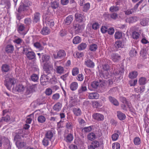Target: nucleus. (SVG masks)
Instances as JSON below:
<instances>
[{
	"label": "nucleus",
	"instance_id": "nucleus-1",
	"mask_svg": "<svg viewBox=\"0 0 149 149\" xmlns=\"http://www.w3.org/2000/svg\"><path fill=\"white\" fill-rule=\"evenodd\" d=\"M46 73V74L42 75L40 78V83L42 85H46L49 81L52 82L54 80V79H56L52 73Z\"/></svg>",
	"mask_w": 149,
	"mask_h": 149
},
{
	"label": "nucleus",
	"instance_id": "nucleus-2",
	"mask_svg": "<svg viewBox=\"0 0 149 149\" xmlns=\"http://www.w3.org/2000/svg\"><path fill=\"white\" fill-rule=\"evenodd\" d=\"M16 81L13 78L7 77L4 81V84L7 89L10 90L13 85L15 83Z\"/></svg>",
	"mask_w": 149,
	"mask_h": 149
},
{
	"label": "nucleus",
	"instance_id": "nucleus-3",
	"mask_svg": "<svg viewBox=\"0 0 149 149\" xmlns=\"http://www.w3.org/2000/svg\"><path fill=\"white\" fill-rule=\"evenodd\" d=\"M66 56V53L63 50H60L57 52V54H53L54 59H63Z\"/></svg>",
	"mask_w": 149,
	"mask_h": 149
},
{
	"label": "nucleus",
	"instance_id": "nucleus-4",
	"mask_svg": "<svg viewBox=\"0 0 149 149\" xmlns=\"http://www.w3.org/2000/svg\"><path fill=\"white\" fill-rule=\"evenodd\" d=\"M45 67L44 68V71L46 73H51V72L53 69L52 64L51 63H44Z\"/></svg>",
	"mask_w": 149,
	"mask_h": 149
},
{
	"label": "nucleus",
	"instance_id": "nucleus-5",
	"mask_svg": "<svg viewBox=\"0 0 149 149\" xmlns=\"http://www.w3.org/2000/svg\"><path fill=\"white\" fill-rule=\"evenodd\" d=\"M102 68L105 72H104L103 77L104 78L107 79L109 77L110 75L108 73L107 71L109 69V66L107 64H105L102 65Z\"/></svg>",
	"mask_w": 149,
	"mask_h": 149
},
{
	"label": "nucleus",
	"instance_id": "nucleus-6",
	"mask_svg": "<svg viewBox=\"0 0 149 149\" xmlns=\"http://www.w3.org/2000/svg\"><path fill=\"white\" fill-rule=\"evenodd\" d=\"M93 117L95 120L98 121H103L104 119V116L98 113H95L93 114Z\"/></svg>",
	"mask_w": 149,
	"mask_h": 149
},
{
	"label": "nucleus",
	"instance_id": "nucleus-7",
	"mask_svg": "<svg viewBox=\"0 0 149 149\" xmlns=\"http://www.w3.org/2000/svg\"><path fill=\"white\" fill-rule=\"evenodd\" d=\"M36 86V84L30 86L27 88L26 91V95L29 94L35 91V88Z\"/></svg>",
	"mask_w": 149,
	"mask_h": 149
},
{
	"label": "nucleus",
	"instance_id": "nucleus-8",
	"mask_svg": "<svg viewBox=\"0 0 149 149\" xmlns=\"http://www.w3.org/2000/svg\"><path fill=\"white\" fill-rule=\"evenodd\" d=\"M40 14L38 12L35 13L32 17L33 22L34 23H37L40 21Z\"/></svg>",
	"mask_w": 149,
	"mask_h": 149
},
{
	"label": "nucleus",
	"instance_id": "nucleus-9",
	"mask_svg": "<svg viewBox=\"0 0 149 149\" xmlns=\"http://www.w3.org/2000/svg\"><path fill=\"white\" fill-rule=\"evenodd\" d=\"M121 56L118 54H113L111 56V59L114 62H117L120 59Z\"/></svg>",
	"mask_w": 149,
	"mask_h": 149
},
{
	"label": "nucleus",
	"instance_id": "nucleus-10",
	"mask_svg": "<svg viewBox=\"0 0 149 149\" xmlns=\"http://www.w3.org/2000/svg\"><path fill=\"white\" fill-rule=\"evenodd\" d=\"M108 98L110 102L114 105L116 106L119 105V102L114 97L110 96L108 97Z\"/></svg>",
	"mask_w": 149,
	"mask_h": 149
},
{
	"label": "nucleus",
	"instance_id": "nucleus-11",
	"mask_svg": "<svg viewBox=\"0 0 149 149\" xmlns=\"http://www.w3.org/2000/svg\"><path fill=\"white\" fill-rule=\"evenodd\" d=\"M27 57L29 60H32L35 58L36 55L32 51H28L25 53Z\"/></svg>",
	"mask_w": 149,
	"mask_h": 149
},
{
	"label": "nucleus",
	"instance_id": "nucleus-12",
	"mask_svg": "<svg viewBox=\"0 0 149 149\" xmlns=\"http://www.w3.org/2000/svg\"><path fill=\"white\" fill-rule=\"evenodd\" d=\"M75 19L79 22H81L83 21L84 19V17L80 13H77L75 15Z\"/></svg>",
	"mask_w": 149,
	"mask_h": 149
},
{
	"label": "nucleus",
	"instance_id": "nucleus-13",
	"mask_svg": "<svg viewBox=\"0 0 149 149\" xmlns=\"http://www.w3.org/2000/svg\"><path fill=\"white\" fill-rule=\"evenodd\" d=\"M123 72V67H118L114 69L113 71V73L116 76L121 74Z\"/></svg>",
	"mask_w": 149,
	"mask_h": 149
},
{
	"label": "nucleus",
	"instance_id": "nucleus-14",
	"mask_svg": "<svg viewBox=\"0 0 149 149\" xmlns=\"http://www.w3.org/2000/svg\"><path fill=\"white\" fill-rule=\"evenodd\" d=\"M54 134L52 131L51 130L47 131L45 134V137L51 141L53 137Z\"/></svg>",
	"mask_w": 149,
	"mask_h": 149
},
{
	"label": "nucleus",
	"instance_id": "nucleus-15",
	"mask_svg": "<svg viewBox=\"0 0 149 149\" xmlns=\"http://www.w3.org/2000/svg\"><path fill=\"white\" fill-rule=\"evenodd\" d=\"M73 28L74 29L75 32L76 33L81 32L82 31V26L78 24H74Z\"/></svg>",
	"mask_w": 149,
	"mask_h": 149
},
{
	"label": "nucleus",
	"instance_id": "nucleus-16",
	"mask_svg": "<svg viewBox=\"0 0 149 149\" xmlns=\"http://www.w3.org/2000/svg\"><path fill=\"white\" fill-rule=\"evenodd\" d=\"M15 144L17 147L18 149H20L23 148L26 145L25 143L23 141H21L19 140H17L15 142Z\"/></svg>",
	"mask_w": 149,
	"mask_h": 149
},
{
	"label": "nucleus",
	"instance_id": "nucleus-17",
	"mask_svg": "<svg viewBox=\"0 0 149 149\" xmlns=\"http://www.w3.org/2000/svg\"><path fill=\"white\" fill-rule=\"evenodd\" d=\"M84 64L87 67L90 68H93L95 66L94 63L90 59L85 60Z\"/></svg>",
	"mask_w": 149,
	"mask_h": 149
},
{
	"label": "nucleus",
	"instance_id": "nucleus-18",
	"mask_svg": "<svg viewBox=\"0 0 149 149\" xmlns=\"http://www.w3.org/2000/svg\"><path fill=\"white\" fill-rule=\"evenodd\" d=\"M14 49L13 46L11 45H8L6 46L5 50L8 53H12L13 52Z\"/></svg>",
	"mask_w": 149,
	"mask_h": 149
},
{
	"label": "nucleus",
	"instance_id": "nucleus-19",
	"mask_svg": "<svg viewBox=\"0 0 149 149\" xmlns=\"http://www.w3.org/2000/svg\"><path fill=\"white\" fill-rule=\"evenodd\" d=\"M105 17H110L112 19L116 20L118 18V14L116 13H114L111 14H107L105 15Z\"/></svg>",
	"mask_w": 149,
	"mask_h": 149
},
{
	"label": "nucleus",
	"instance_id": "nucleus-20",
	"mask_svg": "<svg viewBox=\"0 0 149 149\" xmlns=\"http://www.w3.org/2000/svg\"><path fill=\"white\" fill-rule=\"evenodd\" d=\"M120 100L123 103L126 104L127 105L130 110H132V108L131 106V104L126 99L125 97H120Z\"/></svg>",
	"mask_w": 149,
	"mask_h": 149
},
{
	"label": "nucleus",
	"instance_id": "nucleus-21",
	"mask_svg": "<svg viewBox=\"0 0 149 149\" xmlns=\"http://www.w3.org/2000/svg\"><path fill=\"white\" fill-rule=\"evenodd\" d=\"M50 32L49 29L47 27H43L40 31L41 33L43 35H47L49 34Z\"/></svg>",
	"mask_w": 149,
	"mask_h": 149
},
{
	"label": "nucleus",
	"instance_id": "nucleus-22",
	"mask_svg": "<svg viewBox=\"0 0 149 149\" xmlns=\"http://www.w3.org/2000/svg\"><path fill=\"white\" fill-rule=\"evenodd\" d=\"M73 20V17L72 15H69L65 19V24L66 25H69L71 24Z\"/></svg>",
	"mask_w": 149,
	"mask_h": 149
},
{
	"label": "nucleus",
	"instance_id": "nucleus-23",
	"mask_svg": "<svg viewBox=\"0 0 149 149\" xmlns=\"http://www.w3.org/2000/svg\"><path fill=\"white\" fill-rule=\"evenodd\" d=\"M78 86L77 83L76 82H73L70 84V88L72 91H74L77 89Z\"/></svg>",
	"mask_w": 149,
	"mask_h": 149
},
{
	"label": "nucleus",
	"instance_id": "nucleus-24",
	"mask_svg": "<svg viewBox=\"0 0 149 149\" xmlns=\"http://www.w3.org/2000/svg\"><path fill=\"white\" fill-rule=\"evenodd\" d=\"M72 111L74 114L76 116L81 115V110L79 108H74L73 109Z\"/></svg>",
	"mask_w": 149,
	"mask_h": 149
},
{
	"label": "nucleus",
	"instance_id": "nucleus-25",
	"mask_svg": "<svg viewBox=\"0 0 149 149\" xmlns=\"http://www.w3.org/2000/svg\"><path fill=\"white\" fill-rule=\"evenodd\" d=\"M99 97V95L97 93H89L88 97L90 99H97Z\"/></svg>",
	"mask_w": 149,
	"mask_h": 149
},
{
	"label": "nucleus",
	"instance_id": "nucleus-26",
	"mask_svg": "<svg viewBox=\"0 0 149 149\" xmlns=\"http://www.w3.org/2000/svg\"><path fill=\"white\" fill-rule=\"evenodd\" d=\"M22 41L23 40L20 38H18L13 40V42L17 44L16 45V47L18 49L21 47V43Z\"/></svg>",
	"mask_w": 149,
	"mask_h": 149
},
{
	"label": "nucleus",
	"instance_id": "nucleus-27",
	"mask_svg": "<svg viewBox=\"0 0 149 149\" xmlns=\"http://www.w3.org/2000/svg\"><path fill=\"white\" fill-rule=\"evenodd\" d=\"M16 90L19 92H21L24 91L25 87L22 84H17L15 88Z\"/></svg>",
	"mask_w": 149,
	"mask_h": 149
},
{
	"label": "nucleus",
	"instance_id": "nucleus-28",
	"mask_svg": "<svg viewBox=\"0 0 149 149\" xmlns=\"http://www.w3.org/2000/svg\"><path fill=\"white\" fill-rule=\"evenodd\" d=\"M87 90L86 86L83 84L78 90V92L79 94H81L83 92L86 91Z\"/></svg>",
	"mask_w": 149,
	"mask_h": 149
},
{
	"label": "nucleus",
	"instance_id": "nucleus-29",
	"mask_svg": "<svg viewBox=\"0 0 149 149\" xmlns=\"http://www.w3.org/2000/svg\"><path fill=\"white\" fill-rule=\"evenodd\" d=\"M117 116L118 119L121 120H124L126 117L125 115L120 111L117 112Z\"/></svg>",
	"mask_w": 149,
	"mask_h": 149
},
{
	"label": "nucleus",
	"instance_id": "nucleus-30",
	"mask_svg": "<svg viewBox=\"0 0 149 149\" xmlns=\"http://www.w3.org/2000/svg\"><path fill=\"white\" fill-rule=\"evenodd\" d=\"M137 20V18L136 17H131L126 19V21L127 22L129 23H132L136 22Z\"/></svg>",
	"mask_w": 149,
	"mask_h": 149
},
{
	"label": "nucleus",
	"instance_id": "nucleus-31",
	"mask_svg": "<svg viewBox=\"0 0 149 149\" xmlns=\"http://www.w3.org/2000/svg\"><path fill=\"white\" fill-rule=\"evenodd\" d=\"M61 107L62 104L59 102H58L54 105L53 109L54 111H58L61 110Z\"/></svg>",
	"mask_w": 149,
	"mask_h": 149
},
{
	"label": "nucleus",
	"instance_id": "nucleus-32",
	"mask_svg": "<svg viewBox=\"0 0 149 149\" xmlns=\"http://www.w3.org/2000/svg\"><path fill=\"white\" fill-rule=\"evenodd\" d=\"M148 22L149 19L148 18H143L141 20L140 24L143 26H145L148 25Z\"/></svg>",
	"mask_w": 149,
	"mask_h": 149
},
{
	"label": "nucleus",
	"instance_id": "nucleus-33",
	"mask_svg": "<svg viewBox=\"0 0 149 149\" xmlns=\"http://www.w3.org/2000/svg\"><path fill=\"white\" fill-rule=\"evenodd\" d=\"M98 48L97 45L95 44H92L89 46V49L92 52H95Z\"/></svg>",
	"mask_w": 149,
	"mask_h": 149
},
{
	"label": "nucleus",
	"instance_id": "nucleus-34",
	"mask_svg": "<svg viewBox=\"0 0 149 149\" xmlns=\"http://www.w3.org/2000/svg\"><path fill=\"white\" fill-rule=\"evenodd\" d=\"M138 74L137 72L134 71L130 73L128 76L130 78L133 79L136 77Z\"/></svg>",
	"mask_w": 149,
	"mask_h": 149
},
{
	"label": "nucleus",
	"instance_id": "nucleus-35",
	"mask_svg": "<svg viewBox=\"0 0 149 149\" xmlns=\"http://www.w3.org/2000/svg\"><path fill=\"white\" fill-rule=\"evenodd\" d=\"M50 58L49 56L46 55H42V62L45 63H46L48 62Z\"/></svg>",
	"mask_w": 149,
	"mask_h": 149
},
{
	"label": "nucleus",
	"instance_id": "nucleus-36",
	"mask_svg": "<svg viewBox=\"0 0 149 149\" xmlns=\"http://www.w3.org/2000/svg\"><path fill=\"white\" fill-rule=\"evenodd\" d=\"M28 10L26 7L22 3L20 6L18 10V12L20 13L22 11H24Z\"/></svg>",
	"mask_w": 149,
	"mask_h": 149
},
{
	"label": "nucleus",
	"instance_id": "nucleus-37",
	"mask_svg": "<svg viewBox=\"0 0 149 149\" xmlns=\"http://www.w3.org/2000/svg\"><path fill=\"white\" fill-rule=\"evenodd\" d=\"M137 52L134 48H132L129 52V55L131 57H133L136 56L137 54Z\"/></svg>",
	"mask_w": 149,
	"mask_h": 149
},
{
	"label": "nucleus",
	"instance_id": "nucleus-38",
	"mask_svg": "<svg viewBox=\"0 0 149 149\" xmlns=\"http://www.w3.org/2000/svg\"><path fill=\"white\" fill-rule=\"evenodd\" d=\"M81 41V38L79 36H76L74 37L72 40L73 43L75 44H78L80 43Z\"/></svg>",
	"mask_w": 149,
	"mask_h": 149
},
{
	"label": "nucleus",
	"instance_id": "nucleus-39",
	"mask_svg": "<svg viewBox=\"0 0 149 149\" xmlns=\"http://www.w3.org/2000/svg\"><path fill=\"white\" fill-rule=\"evenodd\" d=\"M87 47V45L86 43H82L79 45L78 46V50H82L86 48Z\"/></svg>",
	"mask_w": 149,
	"mask_h": 149
},
{
	"label": "nucleus",
	"instance_id": "nucleus-40",
	"mask_svg": "<svg viewBox=\"0 0 149 149\" xmlns=\"http://www.w3.org/2000/svg\"><path fill=\"white\" fill-rule=\"evenodd\" d=\"M56 69L57 73L58 74H62L64 71V69L63 67L59 66H57V67L55 68Z\"/></svg>",
	"mask_w": 149,
	"mask_h": 149
},
{
	"label": "nucleus",
	"instance_id": "nucleus-41",
	"mask_svg": "<svg viewBox=\"0 0 149 149\" xmlns=\"http://www.w3.org/2000/svg\"><path fill=\"white\" fill-rule=\"evenodd\" d=\"M59 6L58 3L56 1H54L51 3V7L55 9L57 8Z\"/></svg>",
	"mask_w": 149,
	"mask_h": 149
},
{
	"label": "nucleus",
	"instance_id": "nucleus-42",
	"mask_svg": "<svg viewBox=\"0 0 149 149\" xmlns=\"http://www.w3.org/2000/svg\"><path fill=\"white\" fill-rule=\"evenodd\" d=\"M139 33L137 32L134 31L132 33V37L133 38L135 39H138L139 37Z\"/></svg>",
	"mask_w": 149,
	"mask_h": 149
},
{
	"label": "nucleus",
	"instance_id": "nucleus-43",
	"mask_svg": "<svg viewBox=\"0 0 149 149\" xmlns=\"http://www.w3.org/2000/svg\"><path fill=\"white\" fill-rule=\"evenodd\" d=\"M119 8L118 6H113L109 8V10L111 12H116L119 10Z\"/></svg>",
	"mask_w": 149,
	"mask_h": 149
},
{
	"label": "nucleus",
	"instance_id": "nucleus-44",
	"mask_svg": "<svg viewBox=\"0 0 149 149\" xmlns=\"http://www.w3.org/2000/svg\"><path fill=\"white\" fill-rule=\"evenodd\" d=\"M73 139V136L71 134H69L66 136L65 141L67 142H70L72 141Z\"/></svg>",
	"mask_w": 149,
	"mask_h": 149
},
{
	"label": "nucleus",
	"instance_id": "nucleus-45",
	"mask_svg": "<svg viewBox=\"0 0 149 149\" xmlns=\"http://www.w3.org/2000/svg\"><path fill=\"white\" fill-rule=\"evenodd\" d=\"M146 79L144 77L140 78L139 81V84L141 85H143L146 83Z\"/></svg>",
	"mask_w": 149,
	"mask_h": 149
},
{
	"label": "nucleus",
	"instance_id": "nucleus-46",
	"mask_svg": "<svg viewBox=\"0 0 149 149\" xmlns=\"http://www.w3.org/2000/svg\"><path fill=\"white\" fill-rule=\"evenodd\" d=\"M38 120L39 123H43L45 121L46 118L44 116L41 115L38 117Z\"/></svg>",
	"mask_w": 149,
	"mask_h": 149
},
{
	"label": "nucleus",
	"instance_id": "nucleus-47",
	"mask_svg": "<svg viewBox=\"0 0 149 149\" xmlns=\"http://www.w3.org/2000/svg\"><path fill=\"white\" fill-rule=\"evenodd\" d=\"M122 36V34L121 32L118 31L115 33L114 35L115 38L116 39H120Z\"/></svg>",
	"mask_w": 149,
	"mask_h": 149
},
{
	"label": "nucleus",
	"instance_id": "nucleus-48",
	"mask_svg": "<svg viewBox=\"0 0 149 149\" xmlns=\"http://www.w3.org/2000/svg\"><path fill=\"white\" fill-rule=\"evenodd\" d=\"M70 1L71 3H73L74 2V0H61V3L62 5H66L68 4Z\"/></svg>",
	"mask_w": 149,
	"mask_h": 149
},
{
	"label": "nucleus",
	"instance_id": "nucleus-49",
	"mask_svg": "<svg viewBox=\"0 0 149 149\" xmlns=\"http://www.w3.org/2000/svg\"><path fill=\"white\" fill-rule=\"evenodd\" d=\"M87 136L88 139L90 140H92L96 138V136L93 133H91L89 134Z\"/></svg>",
	"mask_w": 149,
	"mask_h": 149
},
{
	"label": "nucleus",
	"instance_id": "nucleus-50",
	"mask_svg": "<svg viewBox=\"0 0 149 149\" xmlns=\"http://www.w3.org/2000/svg\"><path fill=\"white\" fill-rule=\"evenodd\" d=\"M9 69V67L8 65L4 64L2 66V70L3 72H7Z\"/></svg>",
	"mask_w": 149,
	"mask_h": 149
},
{
	"label": "nucleus",
	"instance_id": "nucleus-51",
	"mask_svg": "<svg viewBox=\"0 0 149 149\" xmlns=\"http://www.w3.org/2000/svg\"><path fill=\"white\" fill-rule=\"evenodd\" d=\"M31 80L34 82L37 81L38 79V76L36 74H33L31 75Z\"/></svg>",
	"mask_w": 149,
	"mask_h": 149
},
{
	"label": "nucleus",
	"instance_id": "nucleus-52",
	"mask_svg": "<svg viewBox=\"0 0 149 149\" xmlns=\"http://www.w3.org/2000/svg\"><path fill=\"white\" fill-rule=\"evenodd\" d=\"M51 141L50 140H48V139L44 137L42 141V143L43 145L45 146H47L49 143V142Z\"/></svg>",
	"mask_w": 149,
	"mask_h": 149
},
{
	"label": "nucleus",
	"instance_id": "nucleus-53",
	"mask_svg": "<svg viewBox=\"0 0 149 149\" xmlns=\"http://www.w3.org/2000/svg\"><path fill=\"white\" fill-rule=\"evenodd\" d=\"M92 87L94 88H97L99 86V82L98 81H94L91 84Z\"/></svg>",
	"mask_w": 149,
	"mask_h": 149
},
{
	"label": "nucleus",
	"instance_id": "nucleus-54",
	"mask_svg": "<svg viewBox=\"0 0 149 149\" xmlns=\"http://www.w3.org/2000/svg\"><path fill=\"white\" fill-rule=\"evenodd\" d=\"M79 73V69L77 68H73L72 71V75L75 76L77 75Z\"/></svg>",
	"mask_w": 149,
	"mask_h": 149
},
{
	"label": "nucleus",
	"instance_id": "nucleus-55",
	"mask_svg": "<svg viewBox=\"0 0 149 149\" xmlns=\"http://www.w3.org/2000/svg\"><path fill=\"white\" fill-rule=\"evenodd\" d=\"M90 7V4L88 3L85 4L84 6L83 10L84 12H86L89 9Z\"/></svg>",
	"mask_w": 149,
	"mask_h": 149
},
{
	"label": "nucleus",
	"instance_id": "nucleus-56",
	"mask_svg": "<svg viewBox=\"0 0 149 149\" xmlns=\"http://www.w3.org/2000/svg\"><path fill=\"white\" fill-rule=\"evenodd\" d=\"M134 144L136 145H138L141 143L140 138L138 137H136L134 140Z\"/></svg>",
	"mask_w": 149,
	"mask_h": 149
},
{
	"label": "nucleus",
	"instance_id": "nucleus-57",
	"mask_svg": "<svg viewBox=\"0 0 149 149\" xmlns=\"http://www.w3.org/2000/svg\"><path fill=\"white\" fill-rule=\"evenodd\" d=\"M45 93L46 95L49 96L52 94V91L51 88H48L46 89Z\"/></svg>",
	"mask_w": 149,
	"mask_h": 149
},
{
	"label": "nucleus",
	"instance_id": "nucleus-58",
	"mask_svg": "<svg viewBox=\"0 0 149 149\" xmlns=\"http://www.w3.org/2000/svg\"><path fill=\"white\" fill-rule=\"evenodd\" d=\"M4 116L2 118L1 121L8 122L10 120V116L8 115H7L6 116Z\"/></svg>",
	"mask_w": 149,
	"mask_h": 149
},
{
	"label": "nucleus",
	"instance_id": "nucleus-59",
	"mask_svg": "<svg viewBox=\"0 0 149 149\" xmlns=\"http://www.w3.org/2000/svg\"><path fill=\"white\" fill-rule=\"evenodd\" d=\"M91 144L95 148L99 146L100 144L98 141L95 140L92 142Z\"/></svg>",
	"mask_w": 149,
	"mask_h": 149
},
{
	"label": "nucleus",
	"instance_id": "nucleus-60",
	"mask_svg": "<svg viewBox=\"0 0 149 149\" xmlns=\"http://www.w3.org/2000/svg\"><path fill=\"white\" fill-rule=\"evenodd\" d=\"M33 45L34 47L40 49H42V45L38 42H36L34 43Z\"/></svg>",
	"mask_w": 149,
	"mask_h": 149
},
{
	"label": "nucleus",
	"instance_id": "nucleus-61",
	"mask_svg": "<svg viewBox=\"0 0 149 149\" xmlns=\"http://www.w3.org/2000/svg\"><path fill=\"white\" fill-rule=\"evenodd\" d=\"M46 23H47L51 27L53 26L54 25V21L52 20L48 21L47 19H46L45 21Z\"/></svg>",
	"mask_w": 149,
	"mask_h": 149
},
{
	"label": "nucleus",
	"instance_id": "nucleus-62",
	"mask_svg": "<svg viewBox=\"0 0 149 149\" xmlns=\"http://www.w3.org/2000/svg\"><path fill=\"white\" fill-rule=\"evenodd\" d=\"M120 144L118 143H113L112 144V148L113 149H120Z\"/></svg>",
	"mask_w": 149,
	"mask_h": 149
},
{
	"label": "nucleus",
	"instance_id": "nucleus-63",
	"mask_svg": "<svg viewBox=\"0 0 149 149\" xmlns=\"http://www.w3.org/2000/svg\"><path fill=\"white\" fill-rule=\"evenodd\" d=\"M24 23L27 25H29L31 23V20L30 18H27L24 20Z\"/></svg>",
	"mask_w": 149,
	"mask_h": 149
},
{
	"label": "nucleus",
	"instance_id": "nucleus-64",
	"mask_svg": "<svg viewBox=\"0 0 149 149\" xmlns=\"http://www.w3.org/2000/svg\"><path fill=\"white\" fill-rule=\"evenodd\" d=\"M115 45L116 48H119L122 47V42L120 41L116 42Z\"/></svg>",
	"mask_w": 149,
	"mask_h": 149
}]
</instances>
